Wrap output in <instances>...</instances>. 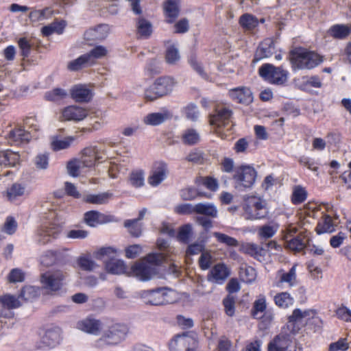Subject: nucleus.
Listing matches in <instances>:
<instances>
[{
    "label": "nucleus",
    "instance_id": "nucleus-27",
    "mask_svg": "<svg viewBox=\"0 0 351 351\" xmlns=\"http://www.w3.org/2000/svg\"><path fill=\"white\" fill-rule=\"evenodd\" d=\"M180 0H166L163 3L164 14L166 21L172 23L178 16Z\"/></svg>",
    "mask_w": 351,
    "mask_h": 351
},
{
    "label": "nucleus",
    "instance_id": "nucleus-20",
    "mask_svg": "<svg viewBox=\"0 0 351 351\" xmlns=\"http://www.w3.org/2000/svg\"><path fill=\"white\" fill-rule=\"evenodd\" d=\"M230 97L235 102L250 104L253 101L252 93L249 88L241 86L230 89L228 91Z\"/></svg>",
    "mask_w": 351,
    "mask_h": 351
},
{
    "label": "nucleus",
    "instance_id": "nucleus-11",
    "mask_svg": "<svg viewBox=\"0 0 351 351\" xmlns=\"http://www.w3.org/2000/svg\"><path fill=\"white\" fill-rule=\"evenodd\" d=\"M317 313L313 309H295L289 317L287 329L292 334L296 333L302 327L307 324L308 321L316 317Z\"/></svg>",
    "mask_w": 351,
    "mask_h": 351
},
{
    "label": "nucleus",
    "instance_id": "nucleus-64",
    "mask_svg": "<svg viewBox=\"0 0 351 351\" xmlns=\"http://www.w3.org/2000/svg\"><path fill=\"white\" fill-rule=\"evenodd\" d=\"M124 226L132 236L138 237L141 235V228L138 224L137 220H127L125 221Z\"/></svg>",
    "mask_w": 351,
    "mask_h": 351
},
{
    "label": "nucleus",
    "instance_id": "nucleus-35",
    "mask_svg": "<svg viewBox=\"0 0 351 351\" xmlns=\"http://www.w3.org/2000/svg\"><path fill=\"white\" fill-rule=\"evenodd\" d=\"M75 136H69L64 138L58 136H52L51 141V147L53 151H60L69 148L75 141Z\"/></svg>",
    "mask_w": 351,
    "mask_h": 351
},
{
    "label": "nucleus",
    "instance_id": "nucleus-41",
    "mask_svg": "<svg viewBox=\"0 0 351 351\" xmlns=\"http://www.w3.org/2000/svg\"><path fill=\"white\" fill-rule=\"evenodd\" d=\"M267 300L264 295H259L254 301L252 310V316L256 319H261L262 314L266 312Z\"/></svg>",
    "mask_w": 351,
    "mask_h": 351
},
{
    "label": "nucleus",
    "instance_id": "nucleus-23",
    "mask_svg": "<svg viewBox=\"0 0 351 351\" xmlns=\"http://www.w3.org/2000/svg\"><path fill=\"white\" fill-rule=\"evenodd\" d=\"M230 275L229 269L223 263L215 265L208 275V280L216 284H223Z\"/></svg>",
    "mask_w": 351,
    "mask_h": 351
},
{
    "label": "nucleus",
    "instance_id": "nucleus-14",
    "mask_svg": "<svg viewBox=\"0 0 351 351\" xmlns=\"http://www.w3.org/2000/svg\"><path fill=\"white\" fill-rule=\"evenodd\" d=\"M60 232V228L56 224H45L41 226L35 234L36 241L41 245H45L52 239H56Z\"/></svg>",
    "mask_w": 351,
    "mask_h": 351
},
{
    "label": "nucleus",
    "instance_id": "nucleus-36",
    "mask_svg": "<svg viewBox=\"0 0 351 351\" xmlns=\"http://www.w3.org/2000/svg\"><path fill=\"white\" fill-rule=\"evenodd\" d=\"M25 186L20 183H14L3 193L8 201L13 202L25 193Z\"/></svg>",
    "mask_w": 351,
    "mask_h": 351
},
{
    "label": "nucleus",
    "instance_id": "nucleus-60",
    "mask_svg": "<svg viewBox=\"0 0 351 351\" xmlns=\"http://www.w3.org/2000/svg\"><path fill=\"white\" fill-rule=\"evenodd\" d=\"M213 234L219 243H224L228 246L237 247L239 245L236 239L227 234L218 232H215Z\"/></svg>",
    "mask_w": 351,
    "mask_h": 351
},
{
    "label": "nucleus",
    "instance_id": "nucleus-2",
    "mask_svg": "<svg viewBox=\"0 0 351 351\" xmlns=\"http://www.w3.org/2000/svg\"><path fill=\"white\" fill-rule=\"evenodd\" d=\"M289 60L293 71L311 70L324 60L320 55L304 48H298L291 51Z\"/></svg>",
    "mask_w": 351,
    "mask_h": 351
},
{
    "label": "nucleus",
    "instance_id": "nucleus-56",
    "mask_svg": "<svg viewBox=\"0 0 351 351\" xmlns=\"http://www.w3.org/2000/svg\"><path fill=\"white\" fill-rule=\"evenodd\" d=\"M199 266L202 270L208 269L213 263L211 250H206L201 254L198 260Z\"/></svg>",
    "mask_w": 351,
    "mask_h": 351
},
{
    "label": "nucleus",
    "instance_id": "nucleus-51",
    "mask_svg": "<svg viewBox=\"0 0 351 351\" xmlns=\"http://www.w3.org/2000/svg\"><path fill=\"white\" fill-rule=\"evenodd\" d=\"M137 31L141 36L147 38L152 33V25L148 20L140 18L137 21Z\"/></svg>",
    "mask_w": 351,
    "mask_h": 351
},
{
    "label": "nucleus",
    "instance_id": "nucleus-47",
    "mask_svg": "<svg viewBox=\"0 0 351 351\" xmlns=\"http://www.w3.org/2000/svg\"><path fill=\"white\" fill-rule=\"evenodd\" d=\"M239 23L245 30H252L258 25V20L252 14H245L240 17Z\"/></svg>",
    "mask_w": 351,
    "mask_h": 351
},
{
    "label": "nucleus",
    "instance_id": "nucleus-48",
    "mask_svg": "<svg viewBox=\"0 0 351 351\" xmlns=\"http://www.w3.org/2000/svg\"><path fill=\"white\" fill-rule=\"evenodd\" d=\"M0 303L4 309H13L20 306L19 299L12 295L5 294L0 297Z\"/></svg>",
    "mask_w": 351,
    "mask_h": 351
},
{
    "label": "nucleus",
    "instance_id": "nucleus-16",
    "mask_svg": "<svg viewBox=\"0 0 351 351\" xmlns=\"http://www.w3.org/2000/svg\"><path fill=\"white\" fill-rule=\"evenodd\" d=\"M195 340L190 335L184 333L177 335L169 343L171 351H194Z\"/></svg>",
    "mask_w": 351,
    "mask_h": 351
},
{
    "label": "nucleus",
    "instance_id": "nucleus-25",
    "mask_svg": "<svg viewBox=\"0 0 351 351\" xmlns=\"http://www.w3.org/2000/svg\"><path fill=\"white\" fill-rule=\"evenodd\" d=\"M110 32V27L106 24L99 25L87 29L84 34L86 40H101L105 39Z\"/></svg>",
    "mask_w": 351,
    "mask_h": 351
},
{
    "label": "nucleus",
    "instance_id": "nucleus-50",
    "mask_svg": "<svg viewBox=\"0 0 351 351\" xmlns=\"http://www.w3.org/2000/svg\"><path fill=\"white\" fill-rule=\"evenodd\" d=\"M108 53V49L106 47L103 45H97L93 48L86 55L88 56V59L93 64L95 62V60L100 59L106 57Z\"/></svg>",
    "mask_w": 351,
    "mask_h": 351
},
{
    "label": "nucleus",
    "instance_id": "nucleus-54",
    "mask_svg": "<svg viewBox=\"0 0 351 351\" xmlns=\"http://www.w3.org/2000/svg\"><path fill=\"white\" fill-rule=\"evenodd\" d=\"M34 165L37 169L45 170L49 167V156L48 153H40L34 158Z\"/></svg>",
    "mask_w": 351,
    "mask_h": 351
},
{
    "label": "nucleus",
    "instance_id": "nucleus-1",
    "mask_svg": "<svg viewBox=\"0 0 351 351\" xmlns=\"http://www.w3.org/2000/svg\"><path fill=\"white\" fill-rule=\"evenodd\" d=\"M167 260V255L163 252L152 253L141 261L135 263L132 267V271L140 280L147 281L157 274L156 267Z\"/></svg>",
    "mask_w": 351,
    "mask_h": 351
},
{
    "label": "nucleus",
    "instance_id": "nucleus-29",
    "mask_svg": "<svg viewBox=\"0 0 351 351\" xmlns=\"http://www.w3.org/2000/svg\"><path fill=\"white\" fill-rule=\"evenodd\" d=\"M172 114L167 110H163L158 112H153L147 114L143 118V123L148 125H158L165 121L171 119Z\"/></svg>",
    "mask_w": 351,
    "mask_h": 351
},
{
    "label": "nucleus",
    "instance_id": "nucleus-59",
    "mask_svg": "<svg viewBox=\"0 0 351 351\" xmlns=\"http://www.w3.org/2000/svg\"><path fill=\"white\" fill-rule=\"evenodd\" d=\"M223 305L226 314L229 317H233L235 314V298L231 295H227L223 300Z\"/></svg>",
    "mask_w": 351,
    "mask_h": 351
},
{
    "label": "nucleus",
    "instance_id": "nucleus-17",
    "mask_svg": "<svg viewBox=\"0 0 351 351\" xmlns=\"http://www.w3.org/2000/svg\"><path fill=\"white\" fill-rule=\"evenodd\" d=\"M88 116V110L86 108L77 106H69L62 110L60 120L80 121Z\"/></svg>",
    "mask_w": 351,
    "mask_h": 351
},
{
    "label": "nucleus",
    "instance_id": "nucleus-9",
    "mask_svg": "<svg viewBox=\"0 0 351 351\" xmlns=\"http://www.w3.org/2000/svg\"><path fill=\"white\" fill-rule=\"evenodd\" d=\"M65 274L60 270H51L43 273L40 276L42 288L48 293L53 294L64 285Z\"/></svg>",
    "mask_w": 351,
    "mask_h": 351
},
{
    "label": "nucleus",
    "instance_id": "nucleus-7",
    "mask_svg": "<svg viewBox=\"0 0 351 351\" xmlns=\"http://www.w3.org/2000/svg\"><path fill=\"white\" fill-rule=\"evenodd\" d=\"M283 328L281 332L275 336L267 345V351H303L302 348L297 344L293 337Z\"/></svg>",
    "mask_w": 351,
    "mask_h": 351
},
{
    "label": "nucleus",
    "instance_id": "nucleus-37",
    "mask_svg": "<svg viewBox=\"0 0 351 351\" xmlns=\"http://www.w3.org/2000/svg\"><path fill=\"white\" fill-rule=\"evenodd\" d=\"M8 138L15 143H21L27 142L30 138V134L22 126H17L10 130Z\"/></svg>",
    "mask_w": 351,
    "mask_h": 351
},
{
    "label": "nucleus",
    "instance_id": "nucleus-21",
    "mask_svg": "<svg viewBox=\"0 0 351 351\" xmlns=\"http://www.w3.org/2000/svg\"><path fill=\"white\" fill-rule=\"evenodd\" d=\"M277 276L278 278L276 282L277 287H282L284 285H287L288 287L291 288L296 286L298 284L296 265H293L287 272L282 269L279 270Z\"/></svg>",
    "mask_w": 351,
    "mask_h": 351
},
{
    "label": "nucleus",
    "instance_id": "nucleus-30",
    "mask_svg": "<svg viewBox=\"0 0 351 351\" xmlns=\"http://www.w3.org/2000/svg\"><path fill=\"white\" fill-rule=\"evenodd\" d=\"M167 168L165 164L159 163L148 178V183L152 186L160 184L167 177Z\"/></svg>",
    "mask_w": 351,
    "mask_h": 351
},
{
    "label": "nucleus",
    "instance_id": "nucleus-13",
    "mask_svg": "<svg viewBox=\"0 0 351 351\" xmlns=\"http://www.w3.org/2000/svg\"><path fill=\"white\" fill-rule=\"evenodd\" d=\"M106 154V150L104 148L90 145L82 150L80 160L85 166L90 168L94 167L97 162L104 159Z\"/></svg>",
    "mask_w": 351,
    "mask_h": 351
},
{
    "label": "nucleus",
    "instance_id": "nucleus-53",
    "mask_svg": "<svg viewBox=\"0 0 351 351\" xmlns=\"http://www.w3.org/2000/svg\"><path fill=\"white\" fill-rule=\"evenodd\" d=\"M307 192L305 189L300 185L293 188L291 201L294 204H301L306 200Z\"/></svg>",
    "mask_w": 351,
    "mask_h": 351
},
{
    "label": "nucleus",
    "instance_id": "nucleus-24",
    "mask_svg": "<svg viewBox=\"0 0 351 351\" xmlns=\"http://www.w3.org/2000/svg\"><path fill=\"white\" fill-rule=\"evenodd\" d=\"M76 328L84 332L97 335L102 328V324L98 319L87 317L79 321L76 324Z\"/></svg>",
    "mask_w": 351,
    "mask_h": 351
},
{
    "label": "nucleus",
    "instance_id": "nucleus-10",
    "mask_svg": "<svg viewBox=\"0 0 351 351\" xmlns=\"http://www.w3.org/2000/svg\"><path fill=\"white\" fill-rule=\"evenodd\" d=\"M258 73L265 81L276 85L285 84L288 79L289 72L282 67H276L271 64H264L258 69Z\"/></svg>",
    "mask_w": 351,
    "mask_h": 351
},
{
    "label": "nucleus",
    "instance_id": "nucleus-55",
    "mask_svg": "<svg viewBox=\"0 0 351 351\" xmlns=\"http://www.w3.org/2000/svg\"><path fill=\"white\" fill-rule=\"evenodd\" d=\"M193 235V227L191 224L187 223L179 228L177 238L178 241L187 243Z\"/></svg>",
    "mask_w": 351,
    "mask_h": 351
},
{
    "label": "nucleus",
    "instance_id": "nucleus-38",
    "mask_svg": "<svg viewBox=\"0 0 351 351\" xmlns=\"http://www.w3.org/2000/svg\"><path fill=\"white\" fill-rule=\"evenodd\" d=\"M145 172L143 169H136L132 170L128 177L130 185L135 188H140L145 184Z\"/></svg>",
    "mask_w": 351,
    "mask_h": 351
},
{
    "label": "nucleus",
    "instance_id": "nucleus-58",
    "mask_svg": "<svg viewBox=\"0 0 351 351\" xmlns=\"http://www.w3.org/2000/svg\"><path fill=\"white\" fill-rule=\"evenodd\" d=\"M180 58L178 49L173 45L167 48L165 53V61L169 64H176Z\"/></svg>",
    "mask_w": 351,
    "mask_h": 351
},
{
    "label": "nucleus",
    "instance_id": "nucleus-43",
    "mask_svg": "<svg viewBox=\"0 0 351 351\" xmlns=\"http://www.w3.org/2000/svg\"><path fill=\"white\" fill-rule=\"evenodd\" d=\"M241 250L255 258L264 256V249L253 243H246L242 245Z\"/></svg>",
    "mask_w": 351,
    "mask_h": 351
},
{
    "label": "nucleus",
    "instance_id": "nucleus-12",
    "mask_svg": "<svg viewBox=\"0 0 351 351\" xmlns=\"http://www.w3.org/2000/svg\"><path fill=\"white\" fill-rule=\"evenodd\" d=\"M256 171L252 166L241 165L237 167L233 176L236 187L240 189L250 188L254 184Z\"/></svg>",
    "mask_w": 351,
    "mask_h": 351
},
{
    "label": "nucleus",
    "instance_id": "nucleus-26",
    "mask_svg": "<svg viewBox=\"0 0 351 351\" xmlns=\"http://www.w3.org/2000/svg\"><path fill=\"white\" fill-rule=\"evenodd\" d=\"M295 86L300 90H308L310 88H321L322 82L317 75L302 76L294 80Z\"/></svg>",
    "mask_w": 351,
    "mask_h": 351
},
{
    "label": "nucleus",
    "instance_id": "nucleus-49",
    "mask_svg": "<svg viewBox=\"0 0 351 351\" xmlns=\"http://www.w3.org/2000/svg\"><path fill=\"white\" fill-rule=\"evenodd\" d=\"M182 142L189 145L197 143L200 140L199 132L195 129H187L182 135Z\"/></svg>",
    "mask_w": 351,
    "mask_h": 351
},
{
    "label": "nucleus",
    "instance_id": "nucleus-63",
    "mask_svg": "<svg viewBox=\"0 0 351 351\" xmlns=\"http://www.w3.org/2000/svg\"><path fill=\"white\" fill-rule=\"evenodd\" d=\"M174 212L179 215H191L196 213L195 204H182L174 208Z\"/></svg>",
    "mask_w": 351,
    "mask_h": 351
},
{
    "label": "nucleus",
    "instance_id": "nucleus-3",
    "mask_svg": "<svg viewBox=\"0 0 351 351\" xmlns=\"http://www.w3.org/2000/svg\"><path fill=\"white\" fill-rule=\"evenodd\" d=\"M242 208V215L246 220H261L268 215L265 202L258 196L251 195L245 197Z\"/></svg>",
    "mask_w": 351,
    "mask_h": 351
},
{
    "label": "nucleus",
    "instance_id": "nucleus-6",
    "mask_svg": "<svg viewBox=\"0 0 351 351\" xmlns=\"http://www.w3.org/2000/svg\"><path fill=\"white\" fill-rule=\"evenodd\" d=\"M176 85L173 78L164 76L157 78L145 89V97L149 101L155 100L171 93Z\"/></svg>",
    "mask_w": 351,
    "mask_h": 351
},
{
    "label": "nucleus",
    "instance_id": "nucleus-46",
    "mask_svg": "<svg viewBox=\"0 0 351 351\" xmlns=\"http://www.w3.org/2000/svg\"><path fill=\"white\" fill-rule=\"evenodd\" d=\"M90 64L91 63L88 59V56L85 53L78 57L77 59L69 62L67 68L71 71H76Z\"/></svg>",
    "mask_w": 351,
    "mask_h": 351
},
{
    "label": "nucleus",
    "instance_id": "nucleus-39",
    "mask_svg": "<svg viewBox=\"0 0 351 351\" xmlns=\"http://www.w3.org/2000/svg\"><path fill=\"white\" fill-rule=\"evenodd\" d=\"M112 197V193L104 192L98 194H89L84 197V201L93 204H106Z\"/></svg>",
    "mask_w": 351,
    "mask_h": 351
},
{
    "label": "nucleus",
    "instance_id": "nucleus-18",
    "mask_svg": "<svg viewBox=\"0 0 351 351\" xmlns=\"http://www.w3.org/2000/svg\"><path fill=\"white\" fill-rule=\"evenodd\" d=\"M232 110L225 106H218L215 114L210 117V123L217 128L225 127L230 123Z\"/></svg>",
    "mask_w": 351,
    "mask_h": 351
},
{
    "label": "nucleus",
    "instance_id": "nucleus-44",
    "mask_svg": "<svg viewBox=\"0 0 351 351\" xmlns=\"http://www.w3.org/2000/svg\"><path fill=\"white\" fill-rule=\"evenodd\" d=\"M274 302L278 307L287 308L293 304L294 299L289 293L282 292L275 295Z\"/></svg>",
    "mask_w": 351,
    "mask_h": 351
},
{
    "label": "nucleus",
    "instance_id": "nucleus-40",
    "mask_svg": "<svg viewBox=\"0 0 351 351\" xmlns=\"http://www.w3.org/2000/svg\"><path fill=\"white\" fill-rule=\"evenodd\" d=\"M88 168L85 166L80 159H74L68 162L66 165L67 172L72 177H77Z\"/></svg>",
    "mask_w": 351,
    "mask_h": 351
},
{
    "label": "nucleus",
    "instance_id": "nucleus-33",
    "mask_svg": "<svg viewBox=\"0 0 351 351\" xmlns=\"http://www.w3.org/2000/svg\"><path fill=\"white\" fill-rule=\"evenodd\" d=\"M285 239H286V247L292 251L300 252L304 250L308 243V238L306 236H303L301 234L293 239H289V236L285 235Z\"/></svg>",
    "mask_w": 351,
    "mask_h": 351
},
{
    "label": "nucleus",
    "instance_id": "nucleus-52",
    "mask_svg": "<svg viewBox=\"0 0 351 351\" xmlns=\"http://www.w3.org/2000/svg\"><path fill=\"white\" fill-rule=\"evenodd\" d=\"M241 279L246 283H252L256 278V270L250 266H245L240 269Z\"/></svg>",
    "mask_w": 351,
    "mask_h": 351
},
{
    "label": "nucleus",
    "instance_id": "nucleus-8",
    "mask_svg": "<svg viewBox=\"0 0 351 351\" xmlns=\"http://www.w3.org/2000/svg\"><path fill=\"white\" fill-rule=\"evenodd\" d=\"M141 297L147 304L163 305L173 303L176 300V292L166 288L145 290L141 292Z\"/></svg>",
    "mask_w": 351,
    "mask_h": 351
},
{
    "label": "nucleus",
    "instance_id": "nucleus-5",
    "mask_svg": "<svg viewBox=\"0 0 351 351\" xmlns=\"http://www.w3.org/2000/svg\"><path fill=\"white\" fill-rule=\"evenodd\" d=\"M128 332V329L125 325L113 324L95 342V346L98 348H104L107 346L117 345L125 339Z\"/></svg>",
    "mask_w": 351,
    "mask_h": 351
},
{
    "label": "nucleus",
    "instance_id": "nucleus-34",
    "mask_svg": "<svg viewBox=\"0 0 351 351\" xmlns=\"http://www.w3.org/2000/svg\"><path fill=\"white\" fill-rule=\"evenodd\" d=\"M351 33V24H336L331 26L328 30V34L332 38L336 39H344Z\"/></svg>",
    "mask_w": 351,
    "mask_h": 351
},
{
    "label": "nucleus",
    "instance_id": "nucleus-22",
    "mask_svg": "<svg viewBox=\"0 0 351 351\" xmlns=\"http://www.w3.org/2000/svg\"><path fill=\"white\" fill-rule=\"evenodd\" d=\"M71 96L77 102H88L93 96V90L86 84H77L70 90Z\"/></svg>",
    "mask_w": 351,
    "mask_h": 351
},
{
    "label": "nucleus",
    "instance_id": "nucleus-57",
    "mask_svg": "<svg viewBox=\"0 0 351 351\" xmlns=\"http://www.w3.org/2000/svg\"><path fill=\"white\" fill-rule=\"evenodd\" d=\"M182 112L184 114L186 119L192 121H197L199 115L198 108L197 105H195L193 103L189 104L188 105L184 106L182 110Z\"/></svg>",
    "mask_w": 351,
    "mask_h": 351
},
{
    "label": "nucleus",
    "instance_id": "nucleus-61",
    "mask_svg": "<svg viewBox=\"0 0 351 351\" xmlns=\"http://www.w3.org/2000/svg\"><path fill=\"white\" fill-rule=\"evenodd\" d=\"M206 245L204 241L194 242L188 245L186 250V256H193L202 254L206 250Z\"/></svg>",
    "mask_w": 351,
    "mask_h": 351
},
{
    "label": "nucleus",
    "instance_id": "nucleus-45",
    "mask_svg": "<svg viewBox=\"0 0 351 351\" xmlns=\"http://www.w3.org/2000/svg\"><path fill=\"white\" fill-rule=\"evenodd\" d=\"M68 96L66 90L60 88H56L47 91L45 94V98L47 101L57 102L64 99Z\"/></svg>",
    "mask_w": 351,
    "mask_h": 351
},
{
    "label": "nucleus",
    "instance_id": "nucleus-32",
    "mask_svg": "<svg viewBox=\"0 0 351 351\" xmlns=\"http://www.w3.org/2000/svg\"><path fill=\"white\" fill-rule=\"evenodd\" d=\"M274 50V44L272 40L267 38L260 43L256 52V60L258 61L263 58L270 57Z\"/></svg>",
    "mask_w": 351,
    "mask_h": 351
},
{
    "label": "nucleus",
    "instance_id": "nucleus-62",
    "mask_svg": "<svg viewBox=\"0 0 351 351\" xmlns=\"http://www.w3.org/2000/svg\"><path fill=\"white\" fill-rule=\"evenodd\" d=\"M181 197L184 200H192L196 198L197 195L204 196L208 198L210 197V195L204 194L203 193L197 192L193 188H186L181 191Z\"/></svg>",
    "mask_w": 351,
    "mask_h": 351
},
{
    "label": "nucleus",
    "instance_id": "nucleus-15",
    "mask_svg": "<svg viewBox=\"0 0 351 351\" xmlns=\"http://www.w3.org/2000/svg\"><path fill=\"white\" fill-rule=\"evenodd\" d=\"M339 223V216L333 213V211H330L322 217L317 223L315 231L318 234L331 233L335 230Z\"/></svg>",
    "mask_w": 351,
    "mask_h": 351
},
{
    "label": "nucleus",
    "instance_id": "nucleus-31",
    "mask_svg": "<svg viewBox=\"0 0 351 351\" xmlns=\"http://www.w3.org/2000/svg\"><path fill=\"white\" fill-rule=\"evenodd\" d=\"M84 221L91 227H95L99 224H102L110 221L108 216L98 211L90 210L84 214Z\"/></svg>",
    "mask_w": 351,
    "mask_h": 351
},
{
    "label": "nucleus",
    "instance_id": "nucleus-28",
    "mask_svg": "<svg viewBox=\"0 0 351 351\" xmlns=\"http://www.w3.org/2000/svg\"><path fill=\"white\" fill-rule=\"evenodd\" d=\"M20 160L18 152L10 149L0 151V168L15 167L19 164Z\"/></svg>",
    "mask_w": 351,
    "mask_h": 351
},
{
    "label": "nucleus",
    "instance_id": "nucleus-19",
    "mask_svg": "<svg viewBox=\"0 0 351 351\" xmlns=\"http://www.w3.org/2000/svg\"><path fill=\"white\" fill-rule=\"evenodd\" d=\"M61 340V330L58 327L50 328L46 330L45 333L41 337L40 348H53L59 343Z\"/></svg>",
    "mask_w": 351,
    "mask_h": 351
},
{
    "label": "nucleus",
    "instance_id": "nucleus-42",
    "mask_svg": "<svg viewBox=\"0 0 351 351\" xmlns=\"http://www.w3.org/2000/svg\"><path fill=\"white\" fill-rule=\"evenodd\" d=\"M196 213L211 217H217L218 210L212 203H198L195 204Z\"/></svg>",
    "mask_w": 351,
    "mask_h": 351
},
{
    "label": "nucleus",
    "instance_id": "nucleus-4",
    "mask_svg": "<svg viewBox=\"0 0 351 351\" xmlns=\"http://www.w3.org/2000/svg\"><path fill=\"white\" fill-rule=\"evenodd\" d=\"M118 253L116 248L105 247L99 249L96 253V258L102 260L108 272L112 274H122L126 271L127 267L123 261L113 257Z\"/></svg>",
    "mask_w": 351,
    "mask_h": 351
}]
</instances>
